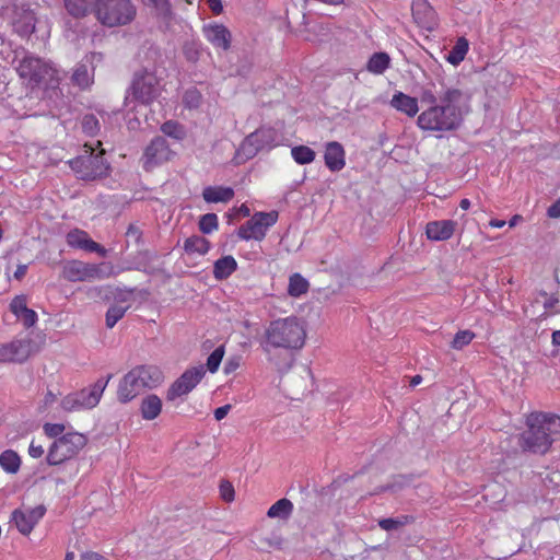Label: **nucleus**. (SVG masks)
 <instances>
[{
	"mask_svg": "<svg viewBox=\"0 0 560 560\" xmlns=\"http://www.w3.org/2000/svg\"><path fill=\"white\" fill-rule=\"evenodd\" d=\"M28 454L33 458H39L44 454V447L40 444L37 445L34 441H32L28 447Z\"/></svg>",
	"mask_w": 560,
	"mask_h": 560,
	"instance_id": "obj_57",
	"label": "nucleus"
},
{
	"mask_svg": "<svg viewBox=\"0 0 560 560\" xmlns=\"http://www.w3.org/2000/svg\"><path fill=\"white\" fill-rule=\"evenodd\" d=\"M45 434L50 439H58L63 435L65 425L62 423H45L43 425Z\"/></svg>",
	"mask_w": 560,
	"mask_h": 560,
	"instance_id": "obj_51",
	"label": "nucleus"
},
{
	"mask_svg": "<svg viewBox=\"0 0 560 560\" xmlns=\"http://www.w3.org/2000/svg\"><path fill=\"white\" fill-rule=\"evenodd\" d=\"M224 355V347L220 346L215 348L207 359V369L210 373H215L222 362Z\"/></svg>",
	"mask_w": 560,
	"mask_h": 560,
	"instance_id": "obj_44",
	"label": "nucleus"
},
{
	"mask_svg": "<svg viewBox=\"0 0 560 560\" xmlns=\"http://www.w3.org/2000/svg\"><path fill=\"white\" fill-rule=\"evenodd\" d=\"M138 257L140 258V261L133 269L139 270V271L150 272L148 270V265L154 258H156V254L145 249V250L139 252Z\"/></svg>",
	"mask_w": 560,
	"mask_h": 560,
	"instance_id": "obj_49",
	"label": "nucleus"
},
{
	"mask_svg": "<svg viewBox=\"0 0 560 560\" xmlns=\"http://www.w3.org/2000/svg\"><path fill=\"white\" fill-rule=\"evenodd\" d=\"M85 435L70 432L55 440L48 448L47 463L51 466L59 465L75 456L86 445Z\"/></svg>",
	"mask_w": 560,
	"mask_h": 560,
	"instance_id": "obj_10",
	"label": "nucleus"
},
{
	"mask_svg": "<svg viewBox=\"0 0 560 560\" xmlns=\"http://www.w3.org/2000/svg\"><path fill=\"white\" fill-rule=\"evenodd\" d=\"M128 308L129 305L124 306L118 303L110 305L106 312V327L113 328L118 323V320H120L125 316Z\"/></svg>",
	"mask_w": 560,
	"mask_h": 560,
	"instance_id": "obj_40",
	"label": "nucleus"
},
{
	"mask_svg": "<svg viewBox=\"0 0 560 560\" xmlns=\"http://www.w3.org/2000/svg\"><path fill=\"white\" fill-rule=\"evenodd\" d=\"M107 290L109 291L110 295L114 298V300L118 303L127 302L129 299V295H131L135 292V289H127V288H119V287H107Z\"/></svg>",
	"mask_w": 560,
	"mask_h": 560,
	"instance_id": "obj_48",
	"label": "nucleus"
},
{
	"mask_svg": "<svg viewBox=\"0 0 560 560\" xmlns=\"http://www.w3.org/2000/svg\"><path fill=\"white\" fill-rule=\"evenodd\" d=\"M526 430L518 435V445L524 452L546 454L552 443V435L560 433V417L541 411L526 416Z\"/></svg>",
	"mask_w": 560,
	"mask_h": 560,
	"instance_id": "obj_2",
	"label": "nucleus"
},
{
	"mask_svg": "<svg viewBox=\"0 0 560 560\" xmlns=\"http://www.w3.org/2000/svg\"><path fill=\"white\" fill-rule=\"evenodd\" d=\"M292 511V502L287 498H282L269 508L267 515L270 518L287 520L291 516Z\"/></svg>",
	"mask_w": 560,
	"mask_h": 560,
	"instance_id": "obj_31",
	"label": "nucleus"
},
{
	"mask_svg": "<svg viewBox=\"0 0 560 560\" xmlns=\"http://www.w3.org/2000/svg\"><path fill=\"white\" fill-rule=\"evenodd\" d=\"M203 35L214 47L228 50L231 46V33L222 24H209L202 28Z\"/></svg>",
	"mask_w": 560,
	"mask_h": 560,
	"instance_id": "obj_18",
	"label": "nucleus"
},
{
	"mask_svg": "<svg viewBox=\"0 0 560 560\" xmlns=\"http://www.w3.org/2000/svg\"><path fill=\"white\" fill-rule=\"evenodd\" d=\"M456 222L452 220L431 221L427 224L425 234L431 241H446L454 234Z\"/></svg>",
	"mask_w": 560,
	"mask_h": 560,
	"instance_id": "obj_20",
	"label": "nucleus"
},
{
	"mask_svg": "<svg viewBox=\"0 0 560 560\" xmlns=\"http://www.w3.org/2000/svg\"><path fill=\"white\" fill-rule=\"evenodd\" d=\"M94 68L90 60H82L73 69L71 81L80 89H86L93 82Z\"/></svg>",
	"mask_w": 560,
	"mask_h": 560,
	"instance_id": "obj_22",
	"label": "nucleus"
},
{
	"mask_svg": "<svg viewBox=\"0 0 560 560\" xmlns=\"http://www.w3.org/2000/svg\"><path fill=\"white\" fill-rule=\"evenodd\" d=\"M24 511L26 512L28 520H31V522L36 525L38 521L45 515L46 508L43 504H39L33 509H26Z\"/></svg>",
	"mask_w": 560,
	"mask_h": 560,
	"instance_id": "obj_54",
	"label": "nucleus"
},
{
	"mask_svg": "<svg viewBox=\"0 0 560 560\" xmlns=\"http://www.w3.org/2000/svg\"><path fill=\"white\" fill-rule=\"evenodd\" d=\"M80 560H108V559L97 552L88 551V552H84L81 555Z\"/></svg>",
	"mask_w": 560,
	"mask_h": 560,
	"instance_id": "obj_62",
	"label": "nucleus"
},
{
	"mask_svg": "<svg viewBox=\"0 0 560 560\" xmlns=\"http://www.w3.org/2000/svg\"><path fill=\"white\" fill-rule=\"evenodd\" d=\"M202 197L209 203L229 202L234 197V190L224 186H207L202 191Z\"/></svg>",
	"mask_w": 560,
	"mask_h": 560,
	"instance_id": "obj_24",
	"label": "nucleus"
},
{
	"mask_svg": "<svg viewBox=\"0 0 560 560\" xmlns=\"http://www.w3.org/2000/svg\"><path fill=\"white\" fill-rule=\"evenodd\" d=\"M277 220V211L256 212L249 220L238 228L237 236L244 241H261L265 238L268 229L275 225Z\"/></svg>",
	"mask_w": 560,
	"mask_h": 560,
	"instance_id": "obj_12",
	"label": "nucleus"
},
{
	"mask_svg": "<svg viewBox=\"0 0 560 560\" xmlns=\"http://www.w3.org/2000/svg\"><path fill=\"white\" fill-rule=\"evenodd\" d=\"M208 4L213 14L218 15L222 13L223 5L221 0H208Z\"/></svg>",
	"mask_w": 560,
	"mask_h": 560,
	"instance_id": "obj_61",
	"label": "nucleus"
},
{
	"mask_svg": "<svg viewBox=\"0 0 560 560\" xmlns=\"http://www.w3.org/2000/svg\"><path fill=\"white\" fill-rule=\"evenodd\" d=\"M390 66V58L387 52L380 51L374 52L368 63L366 70L373 74H382L384 73Z\"/></svg>",
	"mask_w": 560,
	"mask_h": 560,
	"instance_id": "obj_27",
	"label": "nucleus"
},
{
	"mask_svg": "<svg viewBox=\"0 0 560 560\" xmlns=\"http://www.w3.org/2000/svg\"><path fill=\"white\" fill-rule=\"evenodd\" d=\"M161 131L164 136L171 137L177 141H180L186 137L184 126L175 120H167L162 124Z\"/></svg>",
	"mask_w": 560,
	"mask_h": 560,
	"instance_id": "obj_39",
	"label": "nucleus"
},
{
	"mask_svg": "<svg viewBox=\"0 0 560 560\" xmlns=\"http://www.w3.org/2000/svg\"><path fill=\"white\" fill-rule=\"evenodd\" d=\"M351 479H353V476L340 475L338 478H336L331 482V489L330 490H336L337 488L343 486L348 480H351Z\"/></svg>",
	"mask_w": 560,
	"mask_h": 560,
	"instance_id": "obj_59",
	"label": "nucleus"
},
{
	"mask_svg": "<svg viewBox=\"0 0 560 560\" xmlns=\"http://www.w3.org/2000/svg\"><path fill=\"white\" fill-rule=\"evenodd\" d=\"M206 369L203 365L187 369L166 392V399L174 401L176 398L188 395L203 378Z\"/></svg>",
	"mask_w": 560,
	"mask_h": 560,
	"instance_id": "obj_14",
	"label": "nucleus"
},
{
	"mask_svg": "<svg viewBox=\"0 0 560 560\" xmlns=\"http://www.w3.org/2000/svg\"><path fill=\"white\" fill-rule=\"evenodd\" d=\"M26 271H27V265H25V264L18 265V268L14 272V278L16 280H22L25 277Z\"/></svg>",
	"mask_w": 560,
	"mask_h": 560,
	"instance_id": "obj_63",
	"label": "nucleus"
},
{
	"mask_svg": "<svg viewBox=\"0 0 560 560\" xmlns=\"http://www.w3.org/2000/svg\"><path fill=\"white\" fill-rule=\"evenodd\" d=\"M463 96V91L456 88H447L439 95L432 89L423 88L419 100L427 107L418 116L417 126L428 132L457 130L464 120L459 106Z\"/></svg>",
	"mask_w": 560,
	"mask_h": 560,
	"instance_id": "obj_1",
	"label": "nucleus"
},
{
	"mask_svg": "<svg viewBox=\"0 0 560 560\" xmlns=\"http://www.w3.org/2000/svg\"><path fill=\"white\" fill-rule=\"evenodd\" d=\"M148 4L152 5L159 18L170 23L174 19V12L170 0H148Z\"/></svg>",
	"mask_w": 560,
	"mask_h": 560,
	"instance_id": "obj_38",
	"label": "nucleus"
},
{
	"mask_svg": "<svg viewBox=\"0 0 560 560\" xmlns=\"http://www.w3.org/2000/svg\"><path fill=\"white\" fill-rule=\"evenodd\" d=\"M86 234L88 233L82 230L74 229L70 231L66 236L67 244L70 247L82 249L86 240Z\"/></svg>",
	"mask_w": 560,
	"mask_h": 560,
	"instance_id": "obj_45",
	"label": "nucleus"
},
{
	"mask_svg": "<svg viewBox=\"0 0 560 560\" xmlns=\"http://www.w3.org/2000/svg\"><path fill=\"white\" fill-rule=\"evenodd\" d=\"M97 245L98 243L94 242L92 238L89 237V234H86V240L84 242V246L82 249L93 253L96 249Z\"/></svg>",
	"mask_w": 560,
	"mask_h": 560,
	"instance_id": "obj_64",
	"label": "nucleus"
},
{
	"mask_svg": "<svg viewBox=\"0 0 560 560\" xmlns=\"http://www.w3.org/2000/svg\"><path fill=\"white\" fill-rule=\"evenodd\" d=\"M162 411V400L155 394L145 396L140 405V412L144 420H154Z\"/></svg>",
	"mask_w": 560,
	"mask_h": 560,
	"instance_id": "obj_25",
	"label": "nucleus"
},
{
	"mask_svg": "<svg viewBox=\"0 0 560 560\" xmlns=\"http://www.w3.org/2000/svg\"><path fill=\"white\" fill-rule=\"evenodd\" d=\"M345 149L343 147L337 142V141H330L326 144L325 153H324V160L326 166L331 172H339L341 171L346 165L345 160Z\"/></svg>",
	"mask_w": 560,
	"mask_h": 560,
	"instance_id": "obj_19",
	"label": "nucleus"
},
{
	"mask_svg": "<svg viewBox=\"0 0 560 560\" xmlns=\"http://www.w3.org/2000/svg\"><path fill=\"white\" fill-rule=\"evenodd\" d=\"M237 269V262L231 255L223 256L213 264V276L217 280L228 279Z\"/></svg>",
	"mask_w": 560,
	"mask_h": 560,
	"instance_id": "obj_26",
	"label": "nucleus"
},
{
	"mask_svg": "<svg viewBox=\"0 0 560 560\" xmlns=\"http://www.w3.org/2000/svg\"><path fill=\"white\" fill-rule=\"evenodd\" d=\"M32 352L31 339H15L11 342L0 345V362L23 363Z\"/></svg>",
	"mask_w": 560,
	"mask_h": 560,
	"instance_id": "obj_15",
	"label": "nucleus"
},
{
	"mask_svg": "<svg viewBox=\"0 0 560 560\" xmlns=\"http://www.w3.org/2000/svg\"><path fill=\"white\" fill-rule=\"evenodd\" d=\"M127 243L132 241L136 245H143V232L137 223H130L126 231Z\"/></svg>",
	"mask_w": 560,
	"mask_h": 560,
	"instance_id": "obj_47",
	"label": "nucleus"
},
{
	"mask_svg": "<svg viewBox=\"0 0 560 560\" xmlns=\"http://www.w3.org/2000/svg\"><path fill=\"white\" fill-rule=\"evenodd\" d=\"M469 43L465 37H459L450 52L445 56L447 62L453 66H458L467 55Z\"/></svg>",
	"mask_w": 560,
	"mask_h": 560,
	"instance_id": "obj_29",
	"label": "nucleus"
},
{
	"mask_svg": "<svg viewBox=\"0 0 560 560\" xmlns=\"http://www.w3.org/2000/svg\"><path fill=\"white\" fill-rule=\"evenodd\" d=\"M11 521L14 522L18 530L22 535H30L35 526L33 522L28 520L26 512L21 509L13 511Z\"/></svg>",
	"mask_w": 560,
	"mask_h": 560,
	"instance_id": "obj_35",
	"label": "nucleus"
},
{
	"mask_svg": "<svg viewBox=\"0 0 560 560\" xmlns=\"http://www.w3.org/2000/svg\"><path fill=\"white\" fill-rule=\"evenodd\" d=\"M174 154L175 152L170 148L168 141L163 136L154 137L145 147L142 155L144 171L151 172L156 166L168 162Z\"/></svg>",
	"mask_w": 560,
	"mask_h": 560,
	"instance_id": "obj_13",
	"label": "nucleus"
},
{
	"mask_svg": "<svg viewBox=\"0 0 560 560\" xmlns=\"http://www.w3.org/2000/svg\"><path fill=\"white\" fill-rule=\"evenodd\" d=\"M122 269H115L110 262L91 264L68 260L62 265L61 277L70 282H83L116 277Z\"/></svg>",
	"mask_w": 560,
	"mask_h": 560,
	"instance_id": "obj_7",
	"label": "nucleus"
},
{
	"mask_svg": "<svg viewBox=\"0 0 560 560\" xmlns=\"http://www.w3.org/2000/svg\"><path fill=\"white\" fill-rule=\"evenodd\" d=\"M164 375L155 365H138L130 370L119 382L117 398L120 402L131 401L145 389L156 388Z\"/></svg>",
	"mask_w": 560,
	"mask_h": 560,
	"instance_id": "obj_4",
	"label": "nucleus"
},
{
	"mask_svg": "<svg viewBox=\"0 0 560 560\" xmlns=\"http://www.w3.org/2000/svg\"><path fill=\"white\" fill-rule=\"evenodd\" d=\"M27 307V301L25 295H16L10 303V310L11 312L18 316L22 312L26 311Z\"/></svg>",
	"mask_w": 560,
	"mask_h": 560,
	"instance_id": "obj_52",
	"label": "nucleus"
},
{
	"mask_svg": "<svg viewBox=\"0 0 560 560\" xmlns=\"http://www.w3.org/2000/svg\"><path fill=\"white\" fill-rule=\"evenodd\" d=\"M201 44L199 42H186L183 47V54L187 61L197 62L201 55Z\"/></svg>",
	"mask_w": 560,
	"mask_h": 560,
	"instance_id": "obj_42",
	"label": "nucleus"
},
{
	"mask_svg": "<svg viewBox=\"0 0 560 560\" xmlns=\"http://www.w3.org/2000/svg\"><path fill=\"white\" fill-rule=\"evenodd\" d=\"M136 12L131 0H100L94 16L102 25L115 27L132 22Z\"/></svg>",
	"mask_w": 560,
	"mask_h": 560,
	"instance_id": "obj_8",
	"label": "nucleus"
},
{
	"mask_svg": "<svg viewBox=\"0 0 560 560\" xmlns=\"http://www.w3.org/2000/svg\"><path fill=\"white\" fill-rule=\"evenodd\" d=\"M411 12L419 27L432 32L438 26L436 13L428 0H412Z\"/></svg>",
	"mask_w": 560,
	"mask_h": 560,
	"instance_id": "obj_16",
	"label": "nucleus"
},
{
	"mask_svg": "<svg viewBox=\"0 0 560 560\" xmlns=\"http://www.w3.org/2000/svg\"><path fill=\"white\" fill-rule=\"evenodd\" d=\"M200 98H201V95L198 91L196 90H192V91H187L185 93V96H184V101L186 103V105L189 107V108H192V107H198L199 106V103H200Z\"/></svg>",
	"mask_w": 560,
	"mask_h": 560,
	"instance_id": "obj_56",
	"label": "nucleus"
},
{
	"mask_svg": "<svg viewBox=\"0 0 560 560\" xmlns=\"http://www.w3.org/2000/svg\"><path fill=\"white\" fill-rule=\"evenodd\" d=\"M306 332L296 317H287L272 320L265 331L261 346L270 361L271 349L298 350L304 346Z\"/></svg>",
	"mask_w": 560,
	"mask_h": 560,
	"instance_id": "obj_3",
	"label": "nucleus"
},
{
	"mask_svg": "<svg viewBox=\"0 0 560 560\" xmlns=\"http://www.w3.org/2000/svg\"><path fill=\"white\" fill-rule=\"evenodd\" d=\"M20 320H22L23 325L26 328L33 327L38 317L34 310L27 308L26 311L22 312L20 315L16 316Z\"/></svg>",
	"mask_w": 560,
	"mask_h": 560,
	"instance_id": "obj_53",
	"label": "nucleus"
},
{
	"mask_svg": "<svg viewBox=\"0 0 560 560\" xmlns=\"http://www.w3.org/2000/svg\"><path fill=\"white\" fill-rule=\"evenodd\" d=\"M529 503L537 509L540 516L544 518L551 517L553 512L555 499L548 498L545 492H540L539 494H535L533 500H529Z\"/></svg>",
	"mask_w": 560,
	"mask_h": 560,
	"instance_id": "obj_32",
	"label": "nucleus"
},
{
	"mask_svg": "<svg viewBox=\"0 0 560 560\" xmlns=\"http://www.w3.org/2000/svg\"><path fill=\"white\" fill-rule=\"evenodd\" d=\"M230 409H231L230 405H224V406L217 408L214 410L215 420L220 421V420L224 419L226 417V415L229 413Z\"/></svg>",
	"mask_w": 560,
	"mask_h": 560,
	"instance_id": "obj_60",
	"label": "nucleus"
},
{
	"mask_svg": "<svg viewBox=\"0 0 560 560\" xmlns=\"http://www.w3.org/2000/svg\"><path fill=\"white\" fill-rule=\"evenodd\" d=\"M293 160L301 165L310 164L315 160L316 153L306 145H296L291 149Z\"/></svg>",
	"mask_w": 560,
	"mask_h": 560,
	"instance_id": "obj_37",
	"label": "nucleus"
},
{
	"mask_svg": "<svg viewBox=\"0 0 560 560\" xmlns=\"http://www.w3.org/2000/svg\"><path fill=\"white\" fill-rule=\"evenodd\" d=\"M81 127L85 135L93 137L100 131V121L94 114H86L81 120Z\"/></svg>",
	"mask_w": 560,
	"mask_h": 560,
	"instance_id": "obj_43",
	"label": "nucleus"
},
{
	"mask_svg": "<svg viewBox=\"0 0 560 560\" xmlns=\"http://www.w3.org/2000/svg\"><path fill=\"white\" fill-rule=\"evenodd\" d=\"M0 467L8 474H16L21 467V457L13 450H5L0 454Z\"/></svg>",
	"mask_w": 560,
	"mask_h": 560,
	"instance_id": "obj_30",
	"label": "nucleus"
},
{
	"mask_svg": "<svg viewBox=\"0 0 560 560\" xmlns=\"http://www.w3.org/2000/svg\"><path fill=\"white\" fill-rule=\"evenodd\" d=\"M482 499L486 503L490 505L492 509H503L502 503L505 499L504 492H490V494H483Z\"/></svg>",
	"mask_w": 560,
	"mask_h": 560,
	"instance_id": "obj_50",
	"label": "nucleus"
},
{
	"mask_svg": "<svg viewBox=\"0 0 560 560\" xmlns=\"http://www.w3.org/2000/svg\"><path fill=\"white\" fill-rule=\"evenodd\" d=\"M110 378L112 374H109L106 378H98L91 387L75 392L74 396L79 400L78 402L80 408H94L100 402V399Z\"/></svg>",
	"mask_w": 560,
	"mask_h": 560,
	"instance_id": "obj_17",
	"label": "nucleus"
},
{
	"mask_svg": "<svg viewBox=\"0 0 560 560\" xmlns=\"http://www.w3.org/2000/svg\"><path fill=\"white\" fill-rule=\"evenodd\" d=\"M390 105L409 117L416 116L419 112L418 100L402 92H396L393 95Z\"/></svg>",
	"mask_w": 560,
	"mask_h": 560,
	"instance_id": "obj_23",
	"label": "nucleus"
},
{
	"mask_svg": "<svg viewBox=\"0 0 560 560\" xmlns=\"http://www.w3.org/2000/svg\"><path fill=\"white\" fill-rule=\"evenodd\" d=\"M280 142L279 132L272 127H260L249 133L236 150V159L242 162L253 159L261 150H270Z\"/></svg>",
	"mask_w": 560,
	"mask_h": 560,
	"instance_id": "obj_9",
	"label": "nucleus"
},
{
	"mask_svg": "<svg viewBox=\"0 0 560 560\" xmlns=\"http://www.w3.org/2000/svg\"><path fill=\"white\" fill-rule=\"evenodd\" d=\"M308 290L307 280L300 273H293L289 279L288 293L291 296L298 298L306 293Z\"/></svg>",
	"mask_w": 560,
	"mask_h": 560,
	"instance_id": "obj_36",
	"label": "nucleus"
},
{
	"mask_svg": "<svg viewBox=\"0 0 560 560\" xmlns=\"http://www.w3.org/2000/svg\"><path fill=\"white\" fill-rule=\"evenodd\" d=\"M16 71L19 77L32 88L56 89L59 84L58 71L34 55H25L19 61Z\"/></svg>",
	"mask_w": 560,
	"mask_h": 560,
	"instance_id": "obj_5",
	"label": "nucleus"
},
{
	"mask_svg": "<svg viewBox=\"0 0 560 560\" xmlns=\"http://www.w3.org/2000/svg\"><path fill=\"white\" fill-rule=\"evenodd\" d=\"M79 400L75 398L74 393L67 395L61 400V407L66 411L80 410Z\"/></svg>",
	"mask_w": 560,
	"mask_h": 560,
	"instance_id": "obj_55",
	"label": "nucleus"
},
{
	"mask_svg": "<svg viewBox=\"0 0 560 560\" xmlns=\"http://www.w3.org/2000/svg\"><path fill=\"white\" fill-rule=\"evenodd\" d=\"M420 487V482L418 478L413 475H398L395 476L390 483L381 487L380 490H404L407 488H418Z\"/></svg>",
	"mask_w": 560,
	"mask_h": 560,
	"instance_id": "obj_33",
	"label": "nucleus"
},
{
	"mask_svg": "<svg viewBox=\"0 0 560 560\" xmlns=\"http://www.w3.org/2000/svg\"><path fill=\"white\" fill-rule=\"evenodd\" d=\"M415 517L411 515H400L397 517L381 518L377 521V524L382 529L393 532L412 523Z\"/></svg>",
	"mask_w": 560,
	"mask_h": 560,
	"instance_id": "obj_34",
	"label": "nucleus"
},
{
	"mask_svg": "<svg viewBox=\"0 0 560 560\" xmlns=\"http://www.w3.org/2000/svg\"><path fill=\"white\" fill-rule=\"evenodd\" d=\"M104 154V150L95 153L92 145L85 144L83 153L68 161V164L77 178L93 182L109 175L110 164Z\"/></svg>",
	"mask_w": 560,
	"mask_h": 560,
	"instance_id": "obj_6",
	"label": "nucleus"
},
{
	"mask_svg": "<svg viewBox=\"0 0 560 560\" xmlns=\"http://www.w3.org/2000/svg\"><path fill=\"white\" fill-rule=\"evenodd\" d=\"M475 334L470 330H459L453 338L452 348L460 350L469 345L474 339Z\"/></svg>",
	"mask_w": 560,
	"mask_h": 560,
	"instance_id": "obj_46",
	"label": "nucleus"
},
{
	"mask_svg": "<svg viewBox=\"0 0 560 560\" xmlns=\"http://www.w3.org/2000/svg\"><path fill=\"white\" fill-rule=\"evenodd\" d=\"M210 249V242L200 235H191L184 242V250L187 254L206 255Z\"/></svg>",
	"mask_w": 560,
	"mask_h": 560,
	"instance_id": "obj_28",
	"label": "nucleus"
},
{
	"mask_svg": "<svg viewBox=\"0 0 560 560\" xmlns=\"http://www.w3.org/2000/svg\"><path fill=\"white\" fill-rule=\"evenodd\" d=\"M547 214L549 218H560V198L548 208Z\"/></svg>",
	"mask_w": 560,
	"mask_h": 560,
	"instance_id": "obj_58",
	"label": "nucleus"
},
{
	"mask_svg": "<svg viewBox=\"0 0 560 560\" xmlns=\"http://www.w3.org/2000/svg\"><path fill=\"white\" fill-rule=\"evenodd\" d=\"M100 0H63L67 13L77 20L94 14Z\"/></svg>",
	"mask_w": 560,
	"mask_h": 560,
	"instance_id": "obj_21",
	"label": "nucleus"
},
{
	"mask_svg": "<svg viewBox=\"0 0 560 560\" xmlns=\"http://www.w3.org/2000/svg\"><path fill=\"white\" fill-rule=\"evenodd\" d=\"M198 225L203 234H210L219 228L218 215L215 213H206L200 217Z\"/></svg>",
	"mask_w": 560,
	"mask_h": 560,
	"instance_id": "obj_41",
	"label": "nucleus"
},
{
	"mask_svg": "<svg viewBox=\"0 0 560 560\" xmlns=\"http://www.w3.org/2000/svg\"><path fill=\"white\" fill-rule=\"evenodd\" d=\"M128 93L141 104L152 103L160 94V82L154 72L147 69L133 73Z\"/></svg>",
	"mask_w": 560,
	"mask_h": 560,
	"instance_id": "obj_11",
	"label": "nucleus"
}]
</instances>
